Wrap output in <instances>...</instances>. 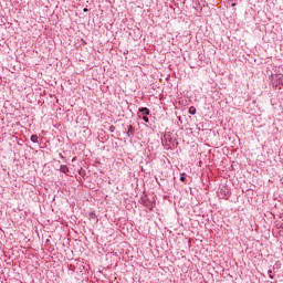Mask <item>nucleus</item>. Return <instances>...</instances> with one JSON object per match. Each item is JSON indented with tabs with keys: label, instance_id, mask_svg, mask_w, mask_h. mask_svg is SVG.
Here are the masks:
<instances>
[{
	"label": "nucleus",
	"instance_id": "7ed1b4c3",
	"mask_svg": "<svg viewBox=\"0 0 283 283\" xmlns=\"http://www.w3.org/2000/svg\"><path fill=\"white\" fill-rule=\"evenodd\" d=\"M144 116H149V108L147 107H142L138 109Z\"/></svg>",
	"mask_w": 283,
	"mask_h": 283
},
{
	"label": "nucleus",
	"instance_id": "0eeeda50",
	"mask_svg": "<svg viewBox=\"0 0 283 283\" xmlns=\"http://www.w3.org/2000/svg\"><path fill=\"white\" fill-rule=\"evenodd\" d=\"M143 120H144L145 123H149V117L144 116V117H143Z\"/></svg>",
	"mask_w": 283,
	"mask_h": 283
},
{
	"label": "nucleus",
	"instance_id": "423d86ee",
	"mask_svg": "<svg viewBox=\"0 0 283 283\" xmlns=\"http://www.w3.org/2000/svg\"><path fill=\"white\" fill-rule=\"evenodd\" d=\"M189 114H191V116H196V107L191 106L189 108Z\"/></svg>",
	"mask_w": 283,
	"mask_h": 283
},
{
	"label": "nucleus",
	"instance_id": "f257e3e1",
	"mask_svg": "<svg viewBox=\"0 0 283 283\" xmlns=\"http://www.w3.org/2000/svg\"><path fill=\"white\" fill-rule=\"evenodd\" d=\"M142 205L144 207H147V209H154V202H151L149 199L144 198L142 199Z\"/></svg>",
	"mask_w": 283,
	"mask_h": 283
},
{
	"label": "nucleus",
	"instance_id": "9b49d317",
	"mask_svg": "<svg viewBox=\"0 0 283 283\" xmlns=\"http://www.w3.org/2000/svg\"><path fill=\"white\" fill-rule=\"evenodd\" d=\"M269 275H271V273H273L271 270L268 271Z\"/></svg>",
	"mask_w": 283,
	"mask_h": 283
},
{
	"label": "nucleus",
	"instance_id": "20e7f679",
	"mask_svg": "<svg viewBox=\"0 0 283 283\" xmlns=\"http://www.w3.org/2000/svg\"><path fill=\"white\" fill-rule=\"evenodd\" d=\"M60 171H62V174H67V171H70V168L67 167V165H61Z\"/></svg>",
	"mask_w": 283,
	"mask_h": 283
},
{
	"label": "nucleus",
	"instance_id": "6e6552de",
	"mask_svg": "<svg viewBox=\"0 0 283 283\" xmlns=\"http://www.w3.org/2000/svg\"><path fill=\"white\" fill-rule=\"evenodd\" d=\"M180 180L181 182H185V174L181 175Z\"/></svg>",
	"mask_w": 283,
	"mask_h": 283
},
{
	"label": "nucleus",
	"instance_id": "1a4fd4ad",
	"mask_svg": "<svg viewBox=\"0 0 283 283\" xmlns=\"http://www.w3.org/2000/svg\"><path fill=\"white\" fill-rule=\"evenodd\" d=\"M269 277H270V280H273V275L272 274H270Z\"/></svg>",
	"mask_w": 283,
	"mask_h": 283
},
{
	"label": "nucleus",
	"instance_id": "9d476101",
	"mask_svg": "<svg viewBox=\"0 0 283 283\" xmlns=\"http://www.w3.org/2000/svg\"><path fill=\"white\" fill-rule=\"evenodd\" d=\"M83 12H87V8H84V9H83Z\"/></svg>",
	"mask_w": 283,
	"mask_h": 283
},
{
	"label": "nucleus",
	"instance_id": "f03ea898",
	"mask_svg": "<svg viewBox=\"0 0 283 283\" xmlns=\"http://www.w3.org/2000/svg\"><path fill=\"white\" fill-rule=\"evenodd\" d=\"M135 134H136V129L134 128V126L128 125L126 136H128V138H132Z\"/></svg>",
	"mask_w": 283,
	"mask_h": 283
},
{
	"label": "nucleus",
	"instance_id": "39448f33",
	"mask_svg": "<svg viewBox=\"0 0 283 283\" xmlns=\"http://www.w3.org/2000/svg\"><path fill=\"white\" fill-rule=\"evenodd\" d=\"M31 143H39V136L38 135H32L31 136Z\"/></svg>",
	"mask_w": 283,
	"mask_h": 283
}]
</instances>
